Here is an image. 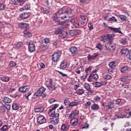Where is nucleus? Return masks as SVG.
<instances>
[{
    "instance_id": "nucleus-57",
    "label": "nucleus",
    "mask_w": 131,
    "mask_h": 131,
    "mask_svg": "<svg viewBox=\"0 0 131 131\" xmlns=\"http://www.w3.org/2000/svg\"><path fill=\"white\" fill-rule=\"evenodd\" d=\"M122 88L123 89H128L129 88V84L128 83L123 84Z\"/></svg>"
},
{
    "instance_id": "nucleus-32",
    "label": "nucleus",
    "mask_w": 131,
    "mask_h": 131,
    "mask_svg": "<svg viewBox=\"0 0 131 131\" xmlns=\"http://www.w3.org/2000/svg\"><path fill=\"white\" fill-rule=\"evenodd\" d=\"M116 63L114 61L111 62L109 64V67L111 68V69H113L116 67Z\"/></svg>"
},
{
    "instance_id": "nucleus-34",
    "label": "nucleus",
    "mask_w": 131,
    "mask_h": 131,
    "mask_svg": "<svg viewBox=\"0 0 131 131\" xmlns=\"http://www.w3.org/2000/svg\"><path fill=\"white\" fill-rule=\"evenodd\" d=\"M90 127V125L87 122H85L84 125L81 126L82 129H88Z\"/></svg>"
},
{
    "instance_id": "nucleus-47",
    "label": "nucleus",
    "mask_w": 131,
    "mask_h": 131,
    "mask_svg": "<svg viewBox=\"0 0 131 131\" xmlns=\"http://www.w3.org/2000/svg\"><path fill=\"white\" fill-rule=\"evenodd\" d=\"M83 87L86 91H88L91 87L90 86V84H89L88 83H85L83 85Z\"/></svg>"
},
{
    "instance_id": "nucleus-53",
    "label": "nucleus",
    "mask_w": 131,
    "mask_h": 131,
    "mask_svg": "<svg viewBox=\"0 0 131 131\" xmlns=\"http://www.w3.org/2000/svg\"><path fill=\"white\" fill-rule=\"evenodd\" d=\"M75 31L76 32V35H79L80 34H81V30L79 29H76L75 30Z\"/></svg>"
},
{
    "instance_id": "nucleus-48",
    "label": "nucleus",
    "mask_w": 131,
    "mask_h": 131,
    "mask_svg": "<svg viewBox=\"0 0 131 131\" xmlns=\"http://www.w3.org/2000/svg\"><path fill=\"white\" fill-rule=\"evenodd\" d=\"M6 109H7V110H8V111H9V110H10V109H11V105H10V104L5 105V108H4V110H3L4 112H5V111H6Z\"/></svg>"
},
{
    "instance_id": "nucleus-37",
    "label": "nucleus",
    "mask_w": 131,
    "mask_h": 131,
    "mask_svg": "<svg viewBox=\"0 0 131 131\" xmlns=\"http://www.w3.org/2000/svg\"><path fill=\"white\" fill-rule=\"evenodd\" d=\"M91 77H92L94 79H98L99 78V76L97 74L92 73L90 76Z\"/></svg>"
},
{
    "instance_id": "nucleus-8",
    "label": "nucleus",
    "mask_w": 131,
    "mask_h": 131,
    "mask_svg": "<svg viewBox=\"0 0 131 131\" xmlns=\"http://www.w3.org/2000/svg\"><path fill=\"white\" fill-rule=\"evenodd\" d=\"M108 29L110 30H112L113 32H116V33H121L122 34V32H121V29L120 28H113L112 27H108Z\"/></svg>"
},
{
    "instance_id": "nucleus-26",
    "label": "nucleus",
    "mask_w": 131,
    "mask_h": 131,
    "mask_svg": "<svg viewBox=\"0 0 131 131\" xmlns=\"http://www.w3.org/2000/svg\"><path fill=\"white\" fill-rule=\"evenodd\" d=\"M63 104L64 106H69V104H70V100L69 99V98L67 97L64 99Z\"/></svg>"
},
{
    "instance_id": "nucleus-49",
    "label": "nucleus",
    "mask_w": 131,
    "mask_h": 131,
    "mask_svg": "<svg viewBox=\"0 0 131 131\" xmlns=\"http://www.w3.org/2000/svg\"><path fill=\"white\" fill-rule=\"evenodd\" d=\"M60 34L62 37H66L67 36V32L62 30Z\"/></svg>"
},
{
    "instance_id": "nucleus-24",
    "label": "nucleus",
    "mask_w": 131,
    "mask_h": 131,
    "mask_svg": "<svg viewBox=\"0 0 131 131\" xmlns=\"http://www.w3.org/2000/svg\"><path fill=\"white\" fill-rule=\"evenodd\" d=\"M0 79L3 82H8V81L10 80V77H8V76L1 77Z\"/></svg>"
},
{
    "instance_id": "nucleus-35",
    "label": "nucleus",
    "mask_w": 131,
    "mask_h": 131,
    "mask_svg": "<svg viewBox=\"0 0 131 131\" xmlns=\"http://www.w3.org/2000/svg\"><path fill=\"white\" fill-rule=\"evenodd\" d=\"M76 93L77 95H83V94L84 93V90L82 89H80L78 90H77Z\"/></svg>"
},
{
    "instance_id": "nucleus-5",
    "label": "nucleus",
    "mask_w": 131,
    "mask_h": 131,
    "mask_svg": "<svg viewBox=\"0 0 131 131\" xmlns=\"http://www.w3.org/2000/svg\"><path fill=\"white\" fill-rule=\"evenodd\" d=\"M105 111H109L110 109L114 108V102L111 101L109 102L108 104L103 105Z\"/></svg>"
},
{
    "instance_id": "nucleus-36",
    "label": "nucleus",
    "mask_w": 131,
    "mask_h": 131,
    "mask_svg": "<svg viewBox=\"0 0 131 131\" xmlns=\"http://www.w3.org/2000/svg\"><path fill=\"white\" fill-rule=\"evenodd\" d=\"M23 47V43L22 42H18L15 45V48L19 49Z\"/></svg>"
},
{
    "instance_id": "nucleus-29",
    "label": "nucleus",
    "mask_w": 131,
    "mask_h": 131,
    "mask_svg": "<svg viewBox=\"0 0 131 131\" xmlns=\"http://www.w3.org/2000/svg\"><path fill=\"white\" fill-rule=\"evenodd\" d=\"M57 18H58V14L54 13L53 14V20H54V21H55V22H57L58 25H61V23H60V21L56 20V19H57Z\"/></svg>"
},
{
    "instance_id": "nucleus-58",
    "label": "nucleus",
    "mask_w": 131,
    "mask_h": 131,
    "mask_svg": "<svg viewBox=\"0 0 131 131\" xmlns=\"http://www.w3.org/2000/svg\"><path fill=\"white\" fill-rule=\"evenodd\" d=\"M104 78L105 79L109 80V79H111L112 78V77L110 75H105L104 76Z\"/></svg>"
},
{
    "instance_id": "nucleus-39",
    "label": "nucleus",
    "mask_w": 131,
    "mask_h": 131,
    "mask_svg": "<svg viewBox=\"0 0 131 131\" xmlns=\"http://www.w3.org/2000/svg\"><path fill=\"white\" fill-rule=\"evenodd\" d=\"M44 109L43 107H38L36 109H35V112L36 113H38L39 112H42L43 111Z\"/></svg>"
},
{
    "instance_id": "nucleus-2",
    "label": "nucleus",
    "mask_w": 131,
    "mask_h": 131,
    "mask_svg": "<svg viewBox=\"0 0 131 131\" xmlns=\"http://www.w3.org/2000/svg\"><path fill=\"white\" fill-rule=\"evenodd\" d=\"M62 55V51L55 52L51 56L52 60L53 62H59L60 58Z\"/></svg>"
},
{
    "instance_id": "nucleus-13",
    "label": "nucleus",
    "mask_w": 131,
    "mask_h": 131,
    "mask_svg": "<svg viewBox=\"0 0 131 131\" xmlns=\"http://www.w3.org/2000/svg\"><path fill=\"white\" fill-rule=\"evenodd\" d=\"M120 53L123 56L126 57V56L129 54V50H128V49H122L120 51Z\"/></svg>"
},
{
    "instance_id": "nucleus-45",
    "label": "nucleus",
    "mask_w": 131,
    "mask_h": 131,
    "mask_svg": "<svg viewBox=\"0 0 131 131\" xmlns=\"http://www.w3.org/2000/svg\"><path fill=\"white\" fill-rule=\"evenodd\" d=\"M8 129V125H5L2 128H0V131H6Z\"/></svg>"
},
{
    "instance_id": "nucleus-64",
    "label": "nucleus",
    "mask_w": 131,
    "mask_h": 131,
    "mask_svg": "<svg viewBox=\"0 0 131 131\" xmlns=\"http://www.w3.org/2000/svg\"><path fill=\"white\" fill-rule=\"evenodd\" d=\"M61 19H62V20H64V21H68V18H67V16L66 15L61 16Z\"/></svg>"
},
{
    "instance_id": "nucleus-6",
    "label": "nucleus",
    "mask_w": 131,
    "mask_h": 131,
    "mask_svg": "<svg viewBox=\"0 0 131 131\" xmlns=\"http://www.w3.org/2000/svg\"><path fill=\"white\" fill-rule=\"evenodd\" d=\"M28 47H29V51L31 53H33V52L35 51V45H34V43L33 42V41H31L30 42H29Z\"/></svg>"
},
{
    "instance_id": "nucleus-61",
    "label": "nucleus",
    "mask_w": 131,
    "mask_h": 131,
    "mask_svg": "<svg viewBox=\"0 0 131 131\" xmlns=\"http://www.w3.org/2000/svg\"><path fill=\"white\" fill-rule=\"evenodd\" d=\"M121 81H126L127 80V76H124L120 79Z\"/></svg>"
},
{
    "instance_id": "nucleus-38",
    "label": "nucleus",
    "mask_w": 131,
    "mask_h": 131,
    "mask_svg": "<svg viewBox=\"0 0 131 131\" xmlns=\"http://www.w3.org/2000/svg\"><path fill=\"white\" fill-rule=\"evenodd\" d=\"M68 129L67 128V125L65 124H63L61 127V130L63 131H67Z\"/></svg>"
},
{
    "instance_id": "nucleus-4",
    "label": "nucleus",
    "mask_w": 131,
    "mask_h": 131,
    "mask_svg": "<svg viewBox=\"0 0 131 131\" xmlns=\"http://www.w3.org/2000/svg\"><path fill=\"white\" fill-rule=\"evenodd\" d=\"M37 122L38 124H43V123H46L47 122V119L43 116H39L37 119Z\"/></svg>"
},
{
    "instance_id": "nucleus-16",
    "label": "nucleus",
    "mask_w": 131,
    "mask_h": 131,
    "mask_svg": "<svg viewBox=\"0 0 131 131\" xmlns=\"http://www.w3.org/2000/svg\"><path fill=\"white\" fill-rule=\"evenodd\" d=\"M104 84V82H94L93 85L95 88H100Z\"/></svg>"
},
{
    "instance_id": "nucleus-33",
    "label": "nucleus",
    "mask_w": 131,
    "mask_h": 131,
    "mask_svg": "<svg viewBox=\"0 0 131 131\" xmlns=\"http://www.w3.org/2000/svg\"><path fill=\"white\" fill-rule=\"evenodd\" d=\"M119 18H120V20H122L123 21H126V20H127L126 16L124 15H119Z\"/></svg>"
},
{
    "instance_id": "nucleus-30",
    "label": "nucleus",
    "mask_w": 131,
    "mask_h": 131,
    "mask_svg": "<svg viewBox=\"0 0 131 131\" xmlns=\"http://www.w3.org/2000/svg\"><path fill=\"white\" fill-rule=\"evenodd\" d=\"M63 31V29L62 27H59L56 29L55 31V34H61V32Z\"/></svg>"
},
{
    "instance_id": "nucleus-62",
    "label": "nucleus",
    "mask_w": 131,
    "mask_h": 131,
    "mask_svg": "<svg viewBox=\"0 0 131 131\" xmlns=\"http://www.w3.org/2000/svg\"><path fill=\"white\" fill-rule=\"evenodd\" d=\"M73 26L75 27V28H78L79 27V24L77 23H75L73 25Z\"/></svg>"
},
{
    "instance_id": "nucleus-31",
    "label": "nucleus",
    "mask_w": 131,
    "mask_h": 131,
    "mask_svg": "<svg viewBox=\"0 0 131 131\" xmlns=\"http://www.w3.org/2000/svg\"><path fill=\"white\" fill-rule=\"evenodd\" d=\"M107 40H108L110 42H111L113 40V35L111 34H107Z\"/></svg>"
},
{
    "instance_id": "nucleus-60",
    "label": "nucleus",
    "mask_w": 131,
    "mask_h": 131,
    "mask_svg": "<svg viewBox=\"0 0 131 131\" xmlns=\"http://www.w3.org/2000/svg\"><path fill=\"white\" fill-rule=\"evenodd\" d=\"M24 8L25 10H29V9H30V6L29 4H25Z\"/></svg>"
},
{
    "instance_id": "nucleus-44",
    "label": "nucleus",
    "mask_w": 131,
    "mask_h": 131,
    "mask_svg": "<svg viewBox=\"0 0 131 131\" xmlns=\"http://www.w3.org/2000/svg\"><path fill=\"white\" fill-rule=\"evenodd\" d=\"M127 70H128V68H127V67H123L121 69V72L122 73H124V72L127 71Z\"/></svg>"
},
{
    "instance_id": "nucleus-1",
    "label": "nucleus",
    "mask_w": 131,
    "mask_h": 131,
    "mask_svg": "<svg viewBox=\"0 0 131 131\" xmlns=\"http://www.w3.org/2000/svg\"><path fill=\"white\" fill-rule=\"evenodd\" d=\"M50 117L52 118V120L51 121L52 123L53 124H57L59 122V118L60 117V115L58 113H55V111H54L52 114H51L50 115Z\"/></svg>"
},
{
    "instance_id": "nucleus-42",
    "label": "nucleus",
    "mask_w": 131,
    "mask_h": 131,
    "mask_svg": "<svg viewBox=\"0 0 131 131\" xmlns=\"http://www.w3.org/2000/svg\"><path fill=\"white\" fill-rule=\"evenodd\" d=\"M65 13H66V11H65V9L64 8L61 9L57 12V13L59 14V15H62V14H65Z\"/></svg>"
},
{
    "instance_id": "nucleus-41",
    "label": "nucleus",
    "mask_w": 131,
    "mask_h": 131,
    "mask_svg": "<svg viewBox=\"0 0 131 131\" xmlns=\"http://www.w3.org/2000/svg\"><path fill=\"white\" fill-rule=\"evenodd\" d=\"M27 26V24H23V23H19L18 24V27L19 28L22 29V28H25Z\"/></svg>"
},
{
    "instance_id": "nucleus-22",
    "label": "nucleus",
    "mask_w": 131,
    "mask_h": 131,
    "mask_svg": "<svg viewBox=\"0 0 131 131\" xmlns=\"http://www.w3.org/2000/svg\"><path fill=\"white\" fill-rule=\"evenodd\" d=\"M91 109L92 110H93V111H98V110L99 109V105L94 103L91 106Z\"/></svg>"
},
{
    "instance_id": "nucleus-51",
    "label": "nucleus",
    "mask_w": 131,
    "mask_h": 131,
    "mask_svg": "<svg viewBox=\"0 0 131 131\" xmlns=\"http://www.w3.org/2000/svg\"><path fill=\"white\" fill-rule=\"evenodd\" d=\"M88 27L89 28V30H93V29H94V25L92 23L88 24Z\"/></svg>"
},
{
    "instance_id": "nucleus-52",
    "label": "nucleus",
    "mask_w": 131,
    "mask_h": 131,
    "mask_svg": "<svg viewBox=\"0 0 131 131\" xmlns=\"http://www.w3.org/2000/svg\"><path fill=\"white\" fill-rule=\"evenodd\" d=\"M70 35L71 36H75V35H76V32H75V30H73V31H71L70 32Z\"/></svg>"
},
{
    "instance_id": "nucleus-63",
    "label": "nucleus",
    "mask_w": 131,
    "mask_h": 131,
    "mask_svg": "<svg viewBox=\"0 0 131 131\" xmlns=\"http://www.w3.org/2000/svg\"><path fill=\"white\" fill-rule=\"evenodd\" d=\"M80 68H77L75 69V72L77 73V74H80L81 70Z\"/></svg>"
},
{
    "instance_id": "nucleus-50",
    "label": "nucleus",
    "mask_w": 131,
    "mask_h": 131,
    "mask_svg": "<svg viewBox=\"0 0 131 131\" xmlns=\"http://www.w3.org/2000/svg\"><path fill=\"white\" fill-rule=\"evenodd\" d=\"M108 21H113V22H117V19L115 17L113 16L109 18Z\"/></svg>"
},
{
    "instance_id": "nucleus-23",
    "label": "nucleus",
    "mask_w": 131,
    "mask_h": 131,
    "mask_svg": "<svg viewBox=\"0 0 131 131\" xmlns=\"http://www.w3.org/2000/svg\"><path fill=\"white\" fill-rule=\"evenodd\" d=\"M3 101L5 104H10V103L12 102V99L8 97H4L3 99Z\"/></svg>"
},
{
    "instance_id": "nucleus-55",
    "label": "nucleus",
    "mask_w": 131,
    "mask_h": 131,
    "mask_svg": "<svg viewBox=\"0 0 131 131\" xmlns=\"http://www.w3.org/2000/svg\"><path fill=\"white\" fill-rule=\"evenodd\" d=\"M0 108H1L2 110L4 111V109L6 108V105L4 104L2 102L0 101Z\"/></svg>"
},
{
    "instance_id": "nucleus-14",
    "label": "nucleus",
    "mask_w": 131,
    "mask_h": 131,
    "mask_svg": "<svg viewBox=\"0 0 131 131\" xmlns=\"http://www.w3.org/2000/svg\"><path fill=\"white\" fill-rule=\"evenodd\" d=\"M70 51L72 54V56H74L76 55L77 53V48L75 47H72L70 48Z\"/></svg>"
},
{
    "instance_id": "nucleus-7",
    "label": "nucleus",
    "mask_w": 131,
    "mask_h": 131,
    "mask_svg": "<svg viewBox=\"0 0 131 131\" xmlns=\"http://www.w3.org/2000/svg\"><path fill=\"white\" fill-rule=\"evenodd\" d=\"M30 16V12H24V13H20L19 15V18H20V19H22L23 20L27 19V18H28Z\"/></svg>"
},
{
    "instance_id": "nucleus-18",
    "label": "nucleus",
    "mask_w": 131,
    "mask_h": 131,
    "mask_svg": "<svg viewBox=\"0 0 131 131\" xmlns=\"http://www.w3.org/2000/svg\"><path fill=\"white\" fill-rule=\"evenodd\" d=\"M119 41L121 45H125L127 43V39L125 37L120 38Z\"/></svg>"
},
{
    "instance_id": "nucleus-56",
    "label": "nucleus",
    "mask_w": 131,
    "mask_h": 131,
    "mask_svg": "<svg viewBox=\"0 0 131 131\" xmlns=\"http://www.w3.org/2000/svg\"><path fill=\"white\" fill-rule=\"evenodd\" d=\"M44 43H46V45H48V43H50V39L48 38H46L43 40Z\"/></svg>"
},
{
    "instance_id": "nucleus-46",
    "label": "nucleus",
    "mask_w": 131,
    "mask_h": 131,
    "mask_svg": "<svg viewBox=\"0 0 131 131\" xmlns=\"http://www.w3.org/2000/svg\"><path fill=\"white\" fill-rule=\"evenodd\" d=\"M6 9V6L4 4L0 3V11H4Z\"/></svg>"
},
{
    "instance_id": "nucleus-20",
    "label": "nucleus",
    "mask_w": 131,
    "mask_h": 131,
    "mask_svg": "<svg viewBox=\"0 0 131 131\" xmlns=\"http://www.w3.org/2000/svg\"><path fill=\"white\" fill-rule=\"evenodd\" d=\"M40 10L43 13V14H49L50 13V12H51L50 9H47L42 7L40 8Z\"/></svg>"
},
{
    "instance_id": "nucleus-27",
    "label": "nucleus",
    "mask_w": 131,
    "mask_h": 131,
    "mask_svg": "<svg viewBox=\"0 0 131 131\" xmlns=\"http://www.w3.org/2000/svg\"><path fill=\"white\" fill-rule=\"evenodd\" d=\"M77 105H78V102L76 101H73L70 103L69 107H74L75 106H77Z\"/></svg>"
},
{
    "instance_id": "nucleus-59",
    "label": "nucleus",
    "mask_w": 131,
    "mask_h": 131,
    "mask_svg": "<svg viewBox=\"0 0 131 131\" xmlns=\"http://www.w3.org/2000/svg\"><path fill=\"white\" fill-rule=\"evenodd\" d=\"M31 95V93L29 92L28 93H27L25 95V97H26V99L27 100H29V97H30V95Z\"/></svg>"
},
{
    "instance_id": "nucleus-43",
    "label": "nucleus",
    "mask_w": 131,
    "mask_h": 131,
    "mask_svg": "<svg viewBox=\"0 0 131 131\" xmlns=\"http://www.w3.org/2000/svg\"><path fill=\"white\" fill-rule=\"evenodd\" d=\"M38 97H40V95L37 92H35L32 97V99H36Z\"/></svg>"
},
{
    "instance_id": "nucleus-40",
    "label": "nucleus",
    "mask_w": 131,
    "mask_h": 131,
    "mask_svg": "<svg viewBox=\"0 0 131 131\" xmlns=\"http://www.w3.org/2000/svg\"><path fill=\"white\" fill-rule=\"evenodd\" d=\"M24 34L25 35H26V36H28V37H31V36H32L31 33L28 31H25Z\"/></svg>"
},
{
    "instance_id": "nucleus-12",
    "label": "nucleus",
    "mask_w": 131,
    "mask_h": 131,
    "mask_svg": "<svg viewBox=\"0 0 131 131\" xmlns=\"http://www.w3.org/2000/svg\"><path fill=\"white\" fill-rule=\"evenodd\" d=\"M98 56H99L98 53H95L93 55H89L87 57L88 60H95V59H96V58H97Z\"/></svg>"
},
{
    "instance_id": "nucleus-19",
    "label": "nucleus",
    "mask_w": 131,
    "mask_h": 131,
    "mask_svg": "<svg viewBox=\"0 0 131 131\" xmlns=\"http://www.w3.org/2000/svg\"><path fill=\"white\" fill-rule=\"evenodd\" d=\"M60 69H66L67 68V63L65 61H62L60 63Z\"/></svg>"
},
{
    "instance_id": "nucleus-21",
    "label": "nucleus",
    "mask_w": 131,
    "mask_h": 131,
    "mask_svg": "<svg viewBox=\"0 0 131 131\" xmlns=\"http://www.w3.org/2000/svg\"><path fill=\"white\" fill-rule=\"evenodd\" d=\"M47 89H46V88L42 86L40 89H39V90H38L37 92H38L39 95L41 96V95H42V94H43V93H45V92H46V90Z\"/></svg>"
},
{
    "instance_id": "nucleus-54",
    "label": "nucleus",
    "mask_w": 131,
    "mask_h": 131,
    "mask_svg": "<svg viewBox=\"0 0 131 131\" xmlns=\"http://www.w3.org/2000/svg\"><path fill=\"white\" fill-rule=\"evenodd\" d=\"M16 65H17V63L13 61H11L10 63V66H11V67H15Z\"/></svg>"
},
{
    "instance_id": "nucleus-28",
    "label": "nucleus",
    "mask_w": 131,
    "mask_h": 131,
    "mask_svg": "<svg viewBox=\"0 0 131 131\" xmlns=\"http://www.w3.org/2000/svg\"><path fill=\"white\" fill-rule=\"evenodd\" d=\"M100 39L101 41H103V42H106V41L108 40L107 34L101 36Z\"/></svg>"
},
{
    "instance_id": "nucleus-3",
    "label": "nucleus",
    "mask_w": 131,
    "mask_h": 131,
    "mask_svg": "<svg viewBox=\"0 0 131 131\" xmlns=\"http://www.w3.org/2000/svg\"><path fill=\"white\" fill-rule=\"evenodd\" d=\"M46 85L49 90H52L55 91V89H57L56 86V83L54 82V81L52 79H49V81L46 82Z\"/></svg>"
},
{
    "instance_id": "nucleus-25",
    "label": "nucleus",
    "mask_w": 131,
    "mask_h": 131,
    "mask_svg": "<svg viewBox=\"0 0 131 131\" xmlns=\"http://www.w3.org/2000/svg\"><path fill=\"white\" fill-rule=\"evenodd\" d=\"M19 108H20V106L17 103H14L12 104V108L13 110H19Z\"/></svg>"
},
{
    "instance_id": "nucleus-10",
    "label": "nucleus",
    "mask_w": 131,
    "mask_h": 131,
    "mask_svg": "<svg viewBox=\"0 0 131 131\" xmlns=\"http://www.w3.org/2000/svg\"><path fill=\"white\" fill-rule=\"evenodd\" d=\"M29 91V88H28L26 85L21 86L18 89V91L20 93H26V92H28Z\"/></svg>"
},
{
    "instance_id": "nucleus-11",
    "label": "nucleus",
    "mask_w": 131,
    "mask_h": 131,
    "mask_svg": "<svg viewBox=\"0 0 131 131\" xmlns=\"http://www.w3.org/2000/svg\"><path fill=\"white\" fill-rule=\"evenodd\" d=\"M70 124L72 126H76L78 124V119L73 118L70 120Z\"/></svg>"
},
{
    "instance_id": "nucleus-15",
    "label": "nucleus",
    "mask_w": 131,
    "mask_h": 131,
    "mask_svg": "<svg viewBox=\"0 0 131 131\" xmlns=\"http://www.w3.org/2000/svg\"><path fill=\"white\" fill-rule=\"evenodd\" d=\"M105 47H106L107 50H108V51H115V46L112 44L111 42H110Z\"/></svg>"
},
{
    "instance_id": "nucleus-17",
    "label": "nucleus",
    "mask_w": 131,
    "mask_h": 131,
    "mask_svg": "<svg viewBox=\"0 0 131 131\" xmlns=\"http://www.w3.org/2000/svg\"><path fill=\"white\" fill-rule=\"evenodd\" d=\"M58 107H59V104H54V106L51 108H50L49 110V112H48V114L49 116L51 115V114H52L53 113V111H54V110H55V109H57V108H58Z\"/></svg>"
},
{
    "instance_id": "nucleus-9",
    "label": "nucleus",
    "mask_w": 131,
    "mask_h": 131,
    "mask_svg": "<svg viewBox=\"0 0 131 131\" xmlns=\"http://www.w3.org/2000/svg\"><path fill=\"white\" fill-rule=\"evenodd\" d=\"M78 114H79V111L74 110L70 114V115L69 116V118H70V119L74 118V117H75V116H76V115H78Z\"/></svg>"
}]
</instances>
